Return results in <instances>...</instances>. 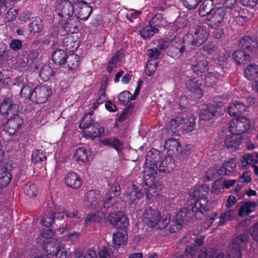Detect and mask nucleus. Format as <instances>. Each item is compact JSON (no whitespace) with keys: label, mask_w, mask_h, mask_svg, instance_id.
Here are the masks:
<instances>
[{"label":"nucleus","mask_w":258,"mask_h":258,"mask_svg":"<svg viewBox=\"0 0 258 258\" xmlns=\"http://www.w3.org/2000/svg\"><path fill=\"white\" fill-rule=\"evenodd\" d=\"M152 154L158 156L159 151L152 149L148 153L143 176L146 185L149 186L146 192V198L149 200H157L160 196L159 192L162 190V185L161 181L155 180L157 165L156 157H151Z\"/></svg>","instance_id":"obj_1"},{"label":"nucleus","mask_w":258,"mask_h":258,"mask_svg":"<svg viewBox=\"0 0 258 258\" xmlns=\"http://www.w3.org/2000/svg\"><path fill=\"white\" fill-rule=\"evenodd\" d=\"M218 0H205L202 9H200L199 14L202 16H206L208 25L212 28L220 26L226 13L227 7H216Z\"/></svg>","instance_id":"obj_2"},{"label":"nucleus","mask_w":258,"mask_h":258,"mask_svg":"<svg viewBox=\"0 0 258 258\" xmlns=\"http://www.w3.org/2000/svg\"><path fill=\"white\" fill-rule=\"evenodd\" d=\"M142 219L143 222L148 227L162 229L165 228L169 223L170 216L169 214L162 215L158 210L148 207L143 214Z\"/></svg>","instance_id":"obj_3"},{"label":"nucleus","mask_w":258,"mask_h":258,"mask_svg":"<svg viewBox=\"0 0 258 258\" xmlns=\"http://www.w3.org/2000/svg\"><path fill=\"white\" fill-rule=\"evenodd\" d=\"M210 35V31L206 26H198L190 29L184 36V47L188 45L199 46L204 43Z\"/></svg>","instance_id":"obj_4"},{"label":"nucleus","mask_w":258,"mask_h":258,"mask_svg":"<svg viewBox=\"0 0 258 258\" xmlns=\"http://www.w3.org/2000/svg\"><path fill=\"white\" fill-rule=\"evenodd\" d=\"M191 198L195 201L191 208L192 212L197 218H200L204 212L210 210L211 206L209 204L208 198L205 194Z\"/></svg>","instance_id":"obj_5"},{"label":"nucleus","mask_w":258,"mask_h":258,"mask_svg":"<svg viewBox=\"0 0 258 258\" xmlns=\"http://www.w3.org/2000/svg\"><path fill=\"white\" fill-rule=\"evenodd\" d=\"M88 115L83 118L81 123L80 124L81 128H84L82 134L83 136L88 139H94L95 138L99 137L103 135L104 129L102 127H97L94 125H91L92 122L87 124Z\"/></svg>","instance_id":"obj_6"},{"label":"nucleus","mask_w":258,"mask_h":258,"mask_svg":"<svg viewBox=\"0 0 258 258\" xmlns=\"http://www.w3.org/2000/svg\"><path fill=\"white\" fill-rule=\"evenodd\" d=\"M251 126L250 121L246 117L239 116L232 120L229 126V132L241 135L247 132Z\"/></svg>","instance_id":"obj_7"},{"label":"nucleus","mask_w":258,"mask_h":258,"mask_svg":"<svg viewBox=\"0 0 258 258\" xmlns=\"http://www.w3.org/2000/svg\"><path fill=\"white\" fill-rule=\"evenodd\" d=\"M74 1L73 3L68 0H59L57 2L56 11L58 15L64 19H67L75 16V8Z\"/></svg>","instance_id":"obj_8"},{"label":"nucleus","mask_w":258,"mask_h":258,"mask_svg":"<svg viewBox=\"0 0 258 258\" xmlns=\"http://www.w3.org/2000/svg\"><path fill=\"white\" fill-rule=\"evenodd\" d=\"M120 186L117 183H113L105 195L104 207L109 208L115 206L120 201Z\"/></svg>","instance_id":"obj_9"},{"label":"nucleus","mask_w":258,"mask_h":258,"mask_svg":"<svg viewBox=\"0 0 258 258\" xmlns=\"http://www.w3.org/2000/svg\"><path fill=\"white\" fill-rule=\"evenodd\" d=\"M248 235L247 234H241L234 239L230 246L225 258H241L242 254L240 250V242L245 243L248 241Z\"/></svg>","instance_id":"obj_10"},{"label":"nucleus","mask_w":258,"mask_h":258,"mask_svg":"<svg viewBox=\"0 0 258 258\" xmlns=\"http://www.w3.org/2000/svg\"><path fill=\"white\" fill-rule=\"evenodd\" d=\"M18 109V106L10 98L6 99L0 104V113L6 118L17 115Z\"/></svg>","instance_id":"obj_11"},{"label":"nucleus","mask_w":258,"mask_h":258,"mask_svg":"<svg viewBox=\"0 0 258 258\" xmlns=\"http://www.w3.org/2000/svg\"><path fill=\"white\" fill-rule=\"evenodd\" d=\"M12 161L4 162L0 165V189L6 187L11 182L12 178L11 170L12 167Z\"/></svg>","instance_id":"obj_12"},{"label":"nucleus","mask_w":258,"mask_h":258,"mask_svg":"<svg viewBox=\"0 0 258 258\" xmlns=\"http://www.w3.org/2000/svg\"><path fill=\"white\" fill-rule=\"evenodd\" d=\"M75 6V16H76L79 20H87L92 13L91 7L83 0H76Z\"/></svg>","instance_id":"obj_13"},{"label":"nucleus","mask_w":258,"mask_h":258,"mask_svg":"<svg viewBox=\"0 0 258 258\" xmlns=\"http://www.w3.org/2000/svg\"><path fill=\"white\" fill-rule=\"evenodd\" d=\"M7 119L8 120L4 124V130L11 136L16 134L21 127L23 119L18 114Z\"/></svg>","instance_id":"obj_14"},{"label":"nucleus","mask_w":258,"mask_h":258,"mask_svg":"<svg viewBox=\"0 0 258 258\" xmlns=\"http://www.w3.org/2000/svg\"><path fill=\"white\" fill-rule=\"evenodd\" d=\"M51 93L50 88L46 85H41L35 87L32 96V101L37 103L45 102Z\"/></svg>","instance_id":"obj_15"},{"label":"nucleus","mask_w":258,"mask_h":258,"mask_svg":"<svg viewBox=\"0 0 258 258\" xmlns=\"http://www.w3.org/2000/svg\"><path fill=\"white\" fill-rule=\"evenodd\" d=\"M108 220L111 225L120 228H125L128 224V220L121 211L111 213L108 215Z\"/></svg>","instance_id":"obj_16"},{"label":"nucleus","mask_w":258,"mask_h":258,"mask_svg":"<svg viewBox=\"0 0 258 258\" xmlns=\"http://www.w3.org/2000/svg\"><path fill=\"white\" fill-rule=\"evenodd\" d=\"M67 21L61 22V28L67 33H76L80 29L81 23L77 17L74 16L66 19Z\"/></svg>","instance_id":"obj_17"},{"label":"nucleus","mask_w":258,"mask_h":258,"mask_svg":"<svg viewBox=\"0 0 258 258\" xmlns=\"http://www.w3.org/2000/svg\"><path fill=\"white\" fill-rule=\"evenodd\" d=\"M202 83V78L200 76H197L191 79H189L186 83V87L191 91L194 92L196 98H200L203 95V92L200 86Z\"/></svg>","instance_id":"obj_18"},{"label":"nucleus","mask_w":258,"mask_h":258,"mask_svg":"<svg viewBox=\"0 0 258 258\" xmlns=\"http://www.w3.org/2000/svg\"><path fill=\"white\" fill-rule=\"evenodd\" d=\"M125 196L127 200L131 204H137L143 198V194L141 192L140 189L134 184L128 188V190Z\"/></svg>","instance_id":"obj_19"},{"label":"nucleus","mask_w":258,"mask_h":258,"mask_svg":"<svg viewBox=\"0 0 258 258\" xmlns=\"http://www.w3.org/2000/svg\"><path fill=\"white\" fill-rule=\"evenodd\" d=\"M64 183L69 187L77 189L80 188L82 181L80 176L75 172H70L67 174L64 177Z\"/></svg>","instance_id":"obj_20"},{"label":"nucleus","mask_w":258,"mask_h":258,"mask_svg":"<svg viewBox=\"0 0 258 258\" xmlns=\"http://www.w3.org/2000/svg\"><path fill=\"white\" fill-rule=\"evenodd\" d=\"M216 108L214 104H208L202 108L199 113L200 119L202 120H208L215 115Z\"/></svg>","instance_id":"obj_21"},{"label":"nucleus","mask_w":258,"mask_h":258,"mask_svg":"<svg viewBox=\"0 0 258 258\" xmlns=\"http://www.w3.org/2000/svg\"><path fill=\"white\" fill-rule=\"evenodd\" d=\"M100 199V193L98 190H89L85 197V204L88 207L96 206Z\"/></svg>","instance_id":"obj_22"},{"label":"nucleus","mask_w":258,"mask_h":258,"mask_svg":"<svg viewBox=\"0 0 258 258\" xmlns=\"http://www.w3.org/2000/svg\"><path fill=\"white\" fill-rule=\"evenodd\" d=\"M164 148L170 152V154H175L181 153V146L177 140L170 138L167 140L164 143Z\"/></svg>","instance_id":"obj_23"},{"label":"nucleus","mask_w":258,"mask_h":258,"mask_svg":"<svg viewBox=\"0 0 258 258\" xmlns=\"http://www.w3.org/2000/svg\"><path fill=\"white\" fill-rule=\"evenodd\" d=\"M233 58L239 65L247 63L251 59L250 55L243 50L235 51L233 53Z\"/></svg>","instance_id":"obj_24"},{"label":"nucleus","mask_w":258,"mask_h":258,"mask_svg":"<svg viewBox=\"0 0 258 258\" xmlns=\"http://www.w3.org/2000/svg\"><path fill=\"white\" fill-rule=\"evenodd\" d=\"M236 167V162L235 160L231 159L221 165L218 170V173L219 175H228L230 174Z\"/></svg>","instance_id":"obj_25"},{"label":"nucleus","mask_w":258,"mask_h":258,"mask_svg":"<svg viewBox=\"0 0 258 258\" xmlns=\"http://www.w3.org/2000/svg\"><path fill=\"white\" fill-rule=\"evenodd\" d=\"M246 110V106L243 103L235 101L232 103L228 108V112L230 115L238 116Z\"/></svg>","instance_id":"obj_26"},{"label":"nucleus","mask_w":258,"mask_h":258,"mask_svg":"<svg viewBox=\"0 0 258 258\" xmlns=\"http://www.w3.org/2000/svg\"><path fill=\"white\" fill-rule=\"evenodd\" d=\"M174 163L172 157L170 156H166L163 160H162L158 166L160 171L163 172H170L174 168Z\"/></svg>","instance_id":"obj_27"},{"label":"nucleus","mask_w":258,"mask_h":258,"mask_svg":"<svg viewBox=\"0 0 258 258\" xmlns=\"http://www.w3.org/2000/svg\"><path fill=\"white\" fill-rule=\"evenodd\" d=\"M237 134H233L230 132L228 134L225 141V146L228 148H236L241 142V138Z\"/></svg>","instance_id":"obj_28"},{"label":"nucleus","mask_w":258,"mask_h":258,"mask_svg":"<svg viewBox=\"0 0 258 258\" xmlns=\"http://www.w3.org/2000/svg\"><path fill=\"white\" fill-rule=\"evenodd\" d=\"M67 55L66 51L61 49H58L52 53V60L56 64H64L66 63Z\"/></svg>","instance_id":"obj_29"},{"label":"nucleus","mask_w":258,"mask_h":258,"mask_svg":"<svg viewBox=\"0 0 258 258\" xmlns=\"http://www.w3.org/2000/svg\"><path fill=\"white\" fill-rule=\"evenodd\" d=\"M66 63L69 70H76L80 64V56L75 54H70L67 55Z\"/></svg>","instance_id":"obj_30"},{"label":"nucleus","mask_w":258,"mask_h":258,"mask_svg":"<svg viewBox=\"0 0 258 258\" xmlns=\"http://www.w3.org/2000/svg\"><path fill=\"white\" fill-rule=\"evenodd\" d=\"M209 189L208 185L206 184L200 186H195L189 189L188 195L190 198H196L197 196H201L202 194H204V192L207 193Z\"/></svg>","instance_id":"obj_31"},{"label":"nucleus","mask_w":258,"mask_h":258,"mask_svg":"<svg viewBox=\"0 0 258 258\" xmlns=\"http://www.w3.org/2000/svg\"><path fill=\"white\" fill-rule=\"evenodd\" d=\"M127 240V234L125 231L117 232L113 234V241L115 246H124L126 244Z\"/></svg>","instance_id":"obj_32"},{"label":"nucleus","mask_w":258,"mask_h":258,"mask_svg":"<svg viewBox=\"0 0 258 258\" xmlns=\"http://www.w3.org/2000/svg\"><path fill=\"white\" fill-rule=\"evenodd\" d=\"M74 158L77 162H86L89 160V155L85 148L80 147L76 149Z\"/></svg>","instance_id":"obj_33"},{"label":"nucleus","mask_w":258,"mask_h":258,"mask_svg":"<svg viewBox=\"0 0 258 258\" xmlns=\"http://www.w3.org/2000/svg\"><path fill=\"white\" fill-rule=\"evenodd\" d=\"M34 85L31 82H28L21 88L20 94L21 96L25 98H29L32 101V96L34 94Z\"/></svg>","instance_id":"obj_34"},{"label":"nucleus","mask_w":258,"mask_h":258,"mask_svg":"<svg viewBox=\"0 0 258 258\" xmlns=\"http://www.w3.org/2000/svg\"><path fill=\"white\" fill-rule=\"evenodd\" d=\"M158 32V29L157 27H155L149 24L143 28L140 31V34L142 37L144 39H149L153 36L154 34Z\"/></svg>","instance_id":"obj_35"},{"label":"nucleus","mask_w":258,"mask_h":258,"mask_svg":"<svg viewBox=\"0 0 258 258\" xmlns=\"http://www.w3.org/2000/svg\"><path fill=\"white\" fill-rule=\"evenodd\" d=\"M188 210L186 208H182L178 211L174 219L175 223L176 224V229L180 228V226L184 223L186 221V217L187 216Z\"/></svg>","instance_id":"obj_36"},{"label":"nucleus","mask_w":258,"mask_h":258,"mask_svg":"<svg viewBox=\"0 0 258 258\" xmlns=\"http://www.w3.org/2000/svg\"><path fill=\"white\" fill-rule=\"evenodd\" d=\"M122 53L118 52L112 56L111 60L108 62L106 67L107 71L109 73L113 72L114 70L118 67V62L122 57Z\"/></svg>","instance_id":"obj_37"},{"label":"nucleus","mask_w":258,"mask_h":258,"mask_svg":"<svg viewBox=\"0 0 258 258\" xmlns=\"http://www.w3.org/2000/svg\"><path fill=\"white\" fill-rule=\"evenodd\" d=\"M256 44V42L255 39L249 36H246L240 40L238 45L240 47H243L252 50V47H254Z\"/></svg>","instance_id":"obj_38"},{"label":"nucleus","mask_w":258,"mask_h":258,"mask_svg":"<svg viewBox=\"0 0 258 258\" xmlns=\"http://www.w3.org/2000/svg\"><path fill=\"white\" fill-rule=\"evenodd\" d=\"M255 202H246L242 205L239 210V214L241 217L247 215L249 213L253 211L256 206Z\"/></svg>","instance_id":"obj_39"},{"label":"nucleus","mask_w":258,"mask_h":258,"mask_svg":"<svg viewBox=\"0 0 258 258\" xmlns=\"http://www.w3.org/2000/svg\"><path fill=\"white\" fill-rule=\"evenodd\" d=\"M189 46L188 45H187L186 46L184 47V44L182 42V45L180 44H179L178 45L171 46L169 47V55L173 58H178L181 52L186 48H187Z\"/></svg>","instance_id":"obj_40"},{"label":"nucleus","mask_w":258,"mask_h":258,"mask_svg":"<svg viewBox=\"0 0 258 258\" xmlns=\"http://www.w3.org/2000/svg\"><path fill=\"white\" fill-rule=\"evenodd\" d=\"M24 193L29 197H35L38 191L36 185L31 182L26 183L23 187Z\"/></svg>","instance_id":"obj_41"},{"label":"nucleus","mask_w":258,"mask_h":258,"mask_svg":"<svg viewBox=\"0 0 258 258\" xmlns=\"http://www.w3.org/2000/svg\"><path fill=\"white\" fill-rule=\"evenodd\" d=\"M192 69L197 74L204 73L208 70L207 61L204 59H199L198 62L192 65Z\"/></svg>","instance_id":"obj_42"},{"label":"nucleus","mask_w":258,"mask_h":258,"mask_svg":"<svg viewBox=\"0 0 258 258\" xmlns=\"http://www.w3.org/2000/svg\"><path fill=\"white\" fill-rule=\"evenodd\" d=\"M195 120V117L192 114H190L184 122L182 126V130L187 133L192 132L196 126Z\"/></svg>","instance_id":"obj_43"},{"label":"nucleus","mask_w":258,"mask_h":258,"mask_svg":"<svg viewBox=\"0 0 258 258\" xmlns=\"http://www.w3.org/2000/svg\"><path fill=\"white\" fill-rule=\"evenodd\" d=\"M42 28V22L39 18H36L29 25V30L32 34H35L40 32Z\"/></svg>","instance_id":"obj_44"},{"label":"nucleus","mask_w":258,"mask_h":258,"mask_svg":"<svg viewBox=\"0 0 258 258\" xmlns=\"http://www.w3.org/2000/svg\"><path fill=\"white\" fill-rule=\"evenodd\" d=\"M235 216V213L234 211L229 210L222 214L219 217L218 225H223L227 221L232 220Z\"/></svg>","instance_id":"obj_45"},{"label":"nucleus","mask_w":258,"mask_h":258,"mask_svg":"<svg viewBox=\"0 0 258 258\" xmlns=\"http://www.w3.org/2000/svg\"><path fill=\"white\" fill-rule=\"evenodd\" d=\"M149 24L156 27L165 26L166 21L164 19L161 14H157L153 17L149 22Z\"/></svg>","instance_id":"obj_46"},{"label":"nucleus","mask_w":258,"mask_h":258,"mask_svg":"<svg viewBox=\"0 0 258 258\" xmlns=\"http://www.w3.org/2000/svg\"><path fill=\"white\" fill-rule=\"evenodd\" d=\"M221 182V179L216 180L212 184L211 192L213 195H219L224 192V186Z\"/></svg>","instance_id":"obj_47"},{"label":"nucleus","mask_w":258,"mask_h":258,"mask_svg":"<svg viewBox=\"0 0 258 258\" xmlns=\"http://www.w3.org/2000/svg\"><path fill=\"white\" fill-rule=\"evenodd\" d=\"M53 75L52 69L48 66L45 65L40 73V77L44 81H47Z\"/></svg>","instance_id":"obj_48"},{"label":"nucleus","mask_w":258,"mask_h":258,"mask_svg":"<svg viewBox=\"0 0 258 258\" xmlns=\"http://www.w3.org/2000/svg\"><path fill=\"white\" fill-rule=\"evenodd\" d=\"M183 122V117L180 115L176 116L175 118L171 119L168 124V127L172 132H174V130L182 124Z\"/></svg>","instance_id":"obj_49"},{"label":"nucleus","mask_w":258,"mask_h":258,"mask_svg":"<svg viewBox=\"0 0 258 258\" xmlns=\"http://www.w3.org/2000/svg\"><path fill=\"white\" fill-rule=\"evenodd\" d=\"M65 215L67 217L73 219L75 223H79L82 220L81 215L79 211L75 209L67 210L65 212Z\"/></svg>","instance_id":"obj_50"},{"label":"nucleus","mask_w":258,"mask_h":258,"mask_svg":"<svg viewBox=\"0 0 258 258\" xmlns=\"http://www.w3.org/2000/svg\"><path fill=\"white\" fill-rule=\"evenodd\" d=\"M53 235V232L51 229L48 228H45L41 232L40 236V239L42 240L44 243H45V242L46 243V245L45 246V247L47 246V244H51L52 247H55L56 246H59L60 247H61L59 245H58L57 244L55 245L54 246H53L52 244L51 243H47L46 241V240H48L51 238Z\"/></svg>","instance_id":"obj_51"},{"label":"nucleus","mask_w":258,"mask_h":258,"mask_svg":"<svg viewBox=\"0 0 258 258\" xmlns=\"http://www.w3.org/2000/svg\"><path fill=\"white\" fill-rule=\"evenodd\" d=\"M46 158L45 154L42 151L35 150L32 155V161L34 163H40L44 161Z\"/></svg>","instance_id":"obj_52"},{"label":"nucleus","mask_w":258,"mask_h":258,"mask_svg":"<svg viewBox=\"0 0 258 258\" xmlns=\"http://www.w3.org/2000/svg\"><path fill=\"white\" fill-rule=\"evenodd\" d=\"M219 75L216 73H209L205 77V84L208 86H211L218 80Z\"/></svg>","instance_id":"obj_53"},{"label":"nucleus","mask_w":258,"mask_h":258,"mask_svg":"<svg viewBox=\"0 0 258 258\" xmlns=\"http://www.w3.org/2000/svg\"><path fill=\"white\" fill-rule=\"evenodd\" d=\"M13 66L15 70L23 72L26 69L27 63L24 58L19 57L13 63Z\"/></svg>","instance_id":"obj_54"},{"label":"nucleus","mask_w":258,"mask_h":258,"mask_svg":"<svg viewBox=\"0 0 258 258\" xmlns=\"http://www.w3.org/2000/svg\"><path fill=\"white\" fill-rule=\"evenodd\" d=\"M118 99L124 103L128 102L131 100H134L135 97L128 91H123L118 96Z\"/></svg>","instance_id":"obj_55"},{"label":"nucleus","mask_w":258,"mask_h":258,"mask_svg":"<svg viewBox=\"0 0 258 258\" xmlns=\"http://www.w3.org/2000/svg\"><path fill=\"white\" fill-rule=\"evenodd\" d=\"M18 10L15 8H11L5 15V20L7 22L14 21L18 16Z\"/></svg>","instance_id":"obj_56"},{"label":"nucleus","mask_w":258,"mask_h":258,"mask_svg":"<svg viewBox=\"0 0 258 258\" xmlns=\"http://www.w3.org/2000/svg\"><path fill=\"white\" fill-rule=\"evenodd\" d=\"M254 160L253 156L251 154H245L241 158L242 166L245 167L252 163L254 164Z\"/></svg>","instance_id":"obj_57"},{"label":"nucleus","mask_w":258,"mask_h":258,"mask_svg":"<svg viewBox=\"0 0 258 258\" xmlns=\"http://www.w3.org/2000/svg\"><path fill=\"white\" fill-rule=\"evenodd\" d=\"M202 0H182L183 6L188 10L195 9Z\"/></svg>","instance_id":"obj_58"},{"label":"nucleus","mask_w":258,"mask_h":258,"mask_svg":"<svg viewBox=\"0 0 258 258\" xmlns=\"http://www.w3.org/2000/svg\"><path fill=\"white\" fill-rule=\"evenodd\" d=\"M147 54L151 61L157 59L160 55V51L156 48L148 49Z\"/></svg>","instance_id":"obj_59"},{"label":"nucleus","mask_w":258,"mask_h":258,"mask_svg":"<svg viewBox=\"0 0 258 258\" xmlns=\"http://www.w3.org/2000/svg\"><path fill=\"white\" fill-rule=\"evenodd\" d=\"M217 172H218V170H215L213 168L208 169L204 175V180L205 181H208L215 176Z\"/></svg>","instance_id":"obj_60"},{"label":"nucleus","mask_w":258,"mask_h":258,"mask_svg":"<svg viewBox=\"0 0 258 258\" xmlns=\"http://www.w3.org/2000/svg\"><path fill=\"white\" fill-rule=\"evenodd\" d=\"M22 41L18 39H13L10 42V48L14 51H18L21 49Z\"/></svg>","instance_id":"obj_61"},{"label":"nucleus","mask_w":258,"mask_h":258,"mask_svg":"<svg viewBox=\"0 0 258 258\" xmlns=\"http://www.w3.org/2000/svg\"><path fill=\"white\" fill-rule=\"evenodd\" d=\"M29 82L27 79L24 76H20L16 78L13 81V85L18 86L20 87L21 88Z\"/></svg>","instance_id":"obj_62"},{"label":"nucleus","mask_w":258,"mask_h":258,"mask_svg":"<svg viewBox=\"0 0 258 258\" xmlns=\"http://www.w3.org/2000/svg\"><path fill=\"white\" fill-rule=\"evenodd\" d=\"M157 66L156 62H152L151 60H149L146 66V74L148 76H151L156 70Z\"/></svg>","instance_id":"obj_63"},{"label":"nucleus","mask_w":258,"mask_h":258,"mask_svg":"<svg viewBox=\"0 0 258 258\" xmlns=\"http://www.w3.org/2000/svg\"><path fill=\"white\" fill-rule=\"evenodd\" d=\"M112 147L117 151H120L123 149V144L118 139L113 138Z\"/></svg>","instance_id":"obj_64"}]
</instances>
